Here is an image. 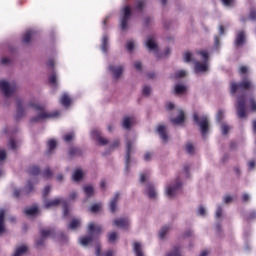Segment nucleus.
Wrapping results in <instances>:
<instances>
[{
  "mask_svg": "<svg viewBox=\"0 0 256 256\" xmlns=\"http://www.w3.org/2000/svg\"><path fill=\"white\" fill-rule=\"evenodd\" d=\"M27 109H33L34 111H36V113H38L37 116L31 119L32 123H39L40 121H45V119H53L59 116L58 111L47 112L45 110V107L37 103V100L32 99L28 102V104L25 107H23V104H21V102L17 103L16 119H21V117L25 115V111H27Z\"/></svg>",
  "mask_w": 256,
  "mask_h": 256,
  "instance_id": "1",
  "label": "nucleus"
},
{
  "mask_svg": "<svg viewBox=\"0 0 256 256\" xmlns=\"http://www.w3.org/2000/svg\"><path fill=\"white\" fill-rule=\"evenodd\" d=\"M240 89L241 91H255V84L251 79L245 77L242 79L240 83L231 82L230 83V93L232 95H235L237 93V90Z\"/></svg>",
  "mask_w": 256,
  "mask_h": 256,
  "instance_id": "2",
  "label": "nucleus"
},
{
  "mask_svg": "<svg viewBox=\"0 0 256 256\" xmlns=\"http://www.w3.org/2000/svg\"><path fill=\"white\" fill-rule=\"evenodd\" d=\"M101 231H103L101 226L90 223L88 225V233L90 234V236L81 237L79 240L80 245H82L83 247H87V245H89V243H92L93 241V234L95 233L96 235H99Z\"/></svg>",
  "mask_w": 256,
  "mask_h": 256,
  "instance_id": "3",
  "label": "nucleus"
},
{
  "mask_svg": "<svg viewBox=\"0 0 256 256\" xmlns=\"http://www.w3.org/2000/svg\"><path fill=\"white\" fill-rule=\"evenodd\" d=\"M198 55H201L203 63L199 61L195 62V73H206V71H209V54L207 51H200Z\"/></svg>",
  "mask_w": 256,
  "mask_h": 256,
  "instance_id": "4",
  "label": "nucleus"
},
{
  "mask_svg": "<svg viewBox=\"0 0 256 256\" xmlns=\"http://www.w3.org/2000/svg\"><path fill=\"white\" fill-rule=\"evenodd\" d=\"M59 205H63V208H64L63 215H64V217H67V215L69 213V209L67 208V201H65V199L55 198L54 200L44 202V207L46 209H51L53 207H59Z\"/></svg>",
  "mask_w": 256,
  "mask_h": 256,
  "instance_id": "5",
  "label": "nucleus"
},
{
  "mask_svg": "<svg viewBox=\"0 0 256 256\" xmlns=\"http://www.w3.org/2000/svg\"><path fill=\"white\" fill-rule=\"evenodd\" d=\"M17 86L15 83H9L5 80L0 81V90L2 91L4 97H11L15 93Z\"/></svg>",
  "mask_w": 256,
  "mask_h": 256,
  "instance_id": "6",
  "label": "nucleus"
},
{
  "mask_svg": "<svg viewBox=\"0 0 256 256\" xmlns=\"http://www.w3.org/2000/svg\"><path fill=\"white\" fill-rule=\"evenodd\" d=\"M129 19H131V7L125 6L122 8L120 14V26L122 31H127V23L129 22Z\"/></svg>",
  "mask_w": 256,
  "mask_h": 256,
  "instance_id": "7",
  "label": "nucleus"
},
{
  "mask_svg": "<svg viewBox=\"0 0 256 256\" xmlns=\"http://www.w3.org/2000/svg\"><path fill=\"white\" fill-rule=\"evenodd\" d=\"M193 119L195 123H199L202 135H207V131H209V119H207L206 116H203L199 122L198 114H194Z\"/></svg>",
  "mask_w": 256,
  "mask_h": 256,
  "instance_id": "8",
  "label": "nucleus"
},
{
  "mask_svg": "<svg viewBox=\"0 0 256 256\" xmlns=\"http://www.w3.org/2000/svg\"><path fill=\"white\" fill-rule=\"evenodd\" d=\"M237 116L239 119H245L247 117V110L245 108V98L239 97L236 105Z\"/></svg>",
  "mask_w": 256,
  "mask_h": 256,
  "instance_id": "9",
  "label": "nucleus"
},
{
  "mask_svg": "<svg viewBox=\"0 0 256 256\" xmlns=\"http://www.w3.org/2000/svg\"><path fill=\"white\" fill-rule=\"evenodd\" d=\"M179 189H181V181L176 180V183L174 186H168L166 187V195L169 197V199H173L175 195L179 193Z\"/></svg>",
  "mask_w": 256,
  "mask_h": 256,
  "instance_id": "10",
  "label": "nucleus"
},
{
  "mask_svg": "<svg viewBox=\"0 0 256 256\" xmlns=\"http://www.w3.org/2000/svg\"><path fill=\"white\" fill-rule=\"evenodd\" d=\"M246 39H247V35L245 33V30L237 31L236 38L234 41L235 47H243V45H245Z\"/></svg>",
  "mask_w": 256,
  "mask_h": 256,
  "instance_id": "11",
  "label": "nucleus"
},
{
  "mask_svg": "<svg viewBox=\"0 0 256 256\" xmlns=\"http://www.w3.org/2000/svg\"><path fill=\"white\" fill-rule=\"evenodd\" d=\"M51 235H53V230H51V229L41 230L42 238H40L39 240L36 241L37 247L43 246L45 239H47V237H51Z\"/></svg>",
  "mask_w": 256,
  "mask_h": 256,
  "instance_id": "12",
  "label": "nucleus"
},
{
  "mask_svg": "<svg viewBox=\"0 0 256 256\" xmlns=\"http://www.w3.org/2000/svg\"><path fill=\"white\" fill-rule=\"evenodd\" d=\"M91 135H92L93 139H96V141L99 143V145H107V143H109V140H107L106 138H103V136H101V132H99V130H93L91 132Z\"/></svg>",
  "mask_w": 256,
  "mask_h": 256,
  "instance_id": "13",
  "label": "nucleus"
},
{
  "mask_svg": "<svg viewBox=\"0 0 256 256\" xmlns=\"http://www.w3.org/2000/svg\"><path fill=\"white\" fill-rule=\"evenodd\" d=\"M129 223V219L127 218H118L113 221V225H115V227H119L120 229H127Z\"/></svg>",
  "mask_w": 256,
  "mask_h": 256,
  "instance_id": "14",
  "label": "nucleus"
},
{
  "mask_svg": "<svg viewBox=\"0 0 256 256\" xmlns=\"http://www.w3.org/2000/svg\"><path fill=\"white\" fill-rule=\"evenodd\" d=\"M145 195H147L149 199H156L157 191H155V186L151 184L146 185Z\"/></svg>",
  "mask_w": 256,
  "mask_h": 256,
  "instance_id": "15",
  "label": "nucleus"
},
{
  "mask_svg": "<svg viewBox=\"0 0 256 256\" xmlns=\"http://www.w3.org/2000/svg\"><path fill=\"white\" fill-rule=\"evenodd\" d=\"M157 132L159 133L162 141L167 143L169 141V136H167V127L164 125H159L157 128Z\"/></svg>",
  "mask_w": 256,
  "mask_h": 256,
  "instance_id": "16",
  "label": "nucleus"
},
{
  "mask_svg": "<svg viewBox=\"0 0 256 256\" xmlns=\"http://www.w3.org/2000/svg\"><path fill=\"white\" fill-rule=\"evenodd\" d=\"M114 79H119L123 74V66H110L109 67Z\"/></svg>",
  "mask_w": 256,
  "mask_h": 256,
  "instance_id": "17",
  "label": "nucleus"
},
{
  "mask_svg": "<svg viewBox=\"0 0 256 256\" xmlns=\"http://www.w3.org/2000/svg\"><path fill=\"white\" fill-rule=\"evenodd\" d=\"M185 122V112L183 110L178 111V117L177 118H172L171 123L173 125H181V123Z\"/></svg>",
  "mask_w": 256,
  "mask_h": 256,
  "instance_id": "18",
  "label": "nucleus"
},
{
  "mask_svg": "<svg viewBox=\"0 0 256 256\" xmlns=\"http://www.w3.org/2000/svg\"><path fill=\"white\" fill-rule=\"evenodd\" d=\"M133 149V142L132 141H127L126 143V169L129 167V161L131 159V151Z\"/></svg>",
  "mask_w": 256,
  "mask_h": 256,
  "instance_id": "19",
  "label": "nucleus"
},
{
  "mask_svg": "<svg viewBox=\"0 0 256 256\" xmlns=\"http://www.w3.org/2000/svg\"><path fill=\"white\" fill-rule=\"evenodd\" d=\"M132 125H135V118L129 117V116L124 117L123 122H122V127L124 129H131Z\"/></svg>",
  "mask_w": 256,
  "mask_h": 256,
  "instance_id": "20",
  "label": "nucleus"
},
{
  "mask_svg": "<svg viewBox=\"0 0 256 256\" xmlns=\"http://www.w3.org/2000/svg\"><path fill=\"white\" fill-rule=\"evenodd\" d=\"M146 47H148L150 51H156L157 50V42L155 41V37L149 36L147 38Z\"/></svg>",
  "mask_w": 256,
  "mask_h": 256,
  "instance_id": "21",
  "label": "nucleus"
},
{
  "mask_svg": "<svg viewBox=\"0 0 256 256\" xmlns=\"http://www.w3.org/2000/svg\"><path fill=\"white\" fill-rule=\"evenodd\" d=\"M187 85L185 84H176L174 87V93L176 95H185L187 93Z\"/></svg>",
  "mask_w": 256,
  "mask_h": 256,
  "instance_id": "22",
  "label": "nucleus"
},
{
  "mask_svg": "<svg viewBox=\"0 0 256 256\" xmlns=\"http://www.w3.org/2000/svg\"><path fill=\"white\" fill-rule=\"evenodd\" d=\"M27 246L26 245H21L16 247L13 256H25L27 255Z\"/></svg>",
  "mask_w": 256,
  "mask_h": 256,
  "instance_id": "23",
  "label": "nucleus"
},
{
  "mask_svg": "<svg viewBox=\"0 0 256 256\" xmlns=\"http://www.w3.org/2000/svg\"><path fill=\"white\" fill-rule=\"evenodd\" d=\"M60 103L63 105V107H69L71 105V97L69 94L64 93L60 97Z\"/></svg>",
  "mask_w": 256,
  "mask_h": 256,
  "instance_id": "24",
  "label": "nucleus"
},
{
  "mask_svg": "<svg viewBox=\"0 0 256 256\" xmlns=\"http://www.w3.org/2000/svg\"><path fill=\"white\" fill-rule=\"evenodd\" d=\"M120 194L116 193L113 199L110 202V211L111 213H115L117 211V201H119Z\"/></svg>",
  "mask_w": 256,
  "mask_h": 256,
  "instance_id": "25",
  "label": "nucleus"
},
{
  "mask_svg": "<svg viewBox=\"0 0 256 256\" xmlns=\"http://www.w3.org/2000/svg\"><path fill=\"white\" fill-rule=\"evenodd\" d=\"M24 213L25 215H28V217H35V215L39 213V209L37 208V206H33L31 208L24 210Z\"/></svg>",
  "mask_w": 256,
  "mask_h": 256,
  "instance_id": "26",
  "label": "nucleus"
},
{
  "mask_svg": "<svg viewBox=\"0 0 256 256\" xmlns=\"http://www.w3.org/2000/svg\"><path fill=\"white\" fill-rule=\"evenodd\" d=\"M133 249H134V253H135L136 256H145V255L143 254V250H142V248H141V243H139V242H134V243H133Z\"/></svg>",
  "mask_w": 256,
  "mask_h": 256,
  "instance_id": "27",
  "label": "nucleus"
},
{
  "mask_svg": "<svg viewBox=\"0 0 256 256\" xmlns=\"http://www.w3.org/2000/svg\"><path fill=\"white\" fill-rule=\"evenodd\" d=\"M5 231V210H0V235Z\"/></svg>",
  "mask_w": 256,
  "mask_h": 256,
  "instance_id": "28",
  "label": "nucleus"
},
{
  "mask_svg": "<svg viewBox=\"0 0 256 256\" xmlns=\"http://www.w3.org/2000/svg\"><path fill=\"white\" fill-rule=\"evenodd\" d=\"M83 191H84L86 197H93V195H95V190L93 189V186H91V185L84 186Z\"/></svg>",
  "mask_w": 256,
  "mask_h": 256,
  "instance_id": "29",
  "label": "nucleus"
},
{
  "mask_svg": "<svg viewBox=\"0 0 256 256\" xmlns=\"http://www.w3.org/2000/svg\"><path fill=\"white\" fill-rule=\"evenodd\" d=\"M73 181H81L83 179V170L77 169L72 175Z\"/></svg>",
  "mask_w": 256,
  "mask_h": 256,
  "instance_id": "30",
  "label": "nucleus"
},
{
  "mask_svg": "<svg viewBox=\"0 0 256 256\" xmlns=\"http://www.w3.org/2000/svg\"><path fill=\"white\" fill-rule=\"evenodd\" d=\"M35 35V32L33 30H28L24 36H23V42L29 43L31 41V37Z\"/></svg>",
  "mask_w": 256,
  "mask_h": 256,
  "instance_id": "31",
  "label": "nucleus"
},
{
  "mask_svg": "<svg viewBox=\"0 0 256 256\" xmlns=\"http://www.w3.org/2000/svg\"><path fill=\"white\" fill-rule=\"evenodd\" d=\"M81 227V220L79 219H73L71 223L69 224V229H77Z\"/></svg>",
  "mask_w": 256,
  "mask_h": 256,
  "instance_id": "32",
  "label": "nucleus"
},
{
  "mask_svg": "<svg viewBox=\"0 0 256 256\" xmlns=\"http://www.w3.org/2000/svg\"><path fill=\"white\" fill-rule=\"evenodd\" d=\"M108 45H109V38L107 36H103L102 47H101V50L103 51V53H107Z\"/></svg>",
  "mask_w": 256,
  "mask_h": 256,
  "instance_id": "33",
  "label": "nucleus"
},
{
  "mask_svg": "<svg viewBox=\"0 0 256 256\" xmlns=\"http://www.w3.org/2000/svg\"><path fill=\"white\" fill-rule=\"evenodd\" d=\"M170 229H171V228L168 227V226L163 227V228L160 230V232H159V237H160V239H164V238H165V235H167V234L169 233V230H170Z\"/></svg>",
  "mask_w": 256,
  "mask_h": 256,
  "instance_id": "34",
  "label": "nucleus"
},
{
  "mask_svg": "<svg viewBox=\"0 0 256 256\" xmlns=\"http://www.w3.org/2000/svg\"><path fill=\"white\" fill-rule=\"evenodd\" d=\"M248 107L250 108V111L256 112V101L254 98H250L248 101Z\"/></svg>",
  "mask_w": 256,
  "mask_h": 256,
  "instance_id": "35",
  "label": "nucleus"
},
{
  "mask_svg": "<svg viewBox=\"0 0 256 256\" xmlns=\"http://www.w3.org/2000/svg\"><path fill=\"white\" fill-rule=\"evenodd\" d=\"M28 173L30 175H39V173H41V171L39 170V167L37 166H32L28 169Z\"/></svg>",
  "mask_w": 256,
  "mask_h": 256,
  "instance_id": "36",
  "label": "nucleus"
},
{
  "mask_svg": "<svg viewBox=\"0 0 256 256\" xmlns=\"http://www.w3.org/2000/svg\"><path fill=\"white\" fill-rule=\"evenodd\" d=\"M42 177H44V179H51L53 177V172H51V170L49 168H47L42 173Z\"/></svg>",
  "mask_w": 256,
  "mask_h": 256,
  "instance_id": "37",
  "label": "nucleus"
},
{
  "mask_svg": "<svg viewBox=\"0 0 256 256\" xmlns=\"http://www.w3.org/2000/svg\"><path fill=\"white\" fill-rule=\"evenodd\" d=\"M49 83L52 85V87H57V75L56 74H52L49 77Z\"/></svg>",
  "mask_w": 256,
  "mask_h": 256,
  "instance_id": "38",
  "label": "nucleus"
},
{
  "mask_svg": "<svg viewBox=\"0 0 256 256\" xmlns=\"http://www.w3.org/2000/svg\"><path fill=\"white\" fill-rule=\"evenodd\" d=\"M230 130H231V126L227 125L226 123H223L221 125V131L223 135H227V133H229Z\"/></svg>",
  "mask_w": 256,
  "mask_h": 256,
  "instance_id": "39",
  "label": "nucleus"
},
{
  "mask_svg": "<svg viewBox=\"0 0 256 256\" xmlns=\"http://www.w3.org/2000/svg\"><path fill=\"white\" fill-rule=\"evenodd\" d=\"M91 213H98V211H101V204H93L90 207Z\"/></svg>",
  "mask_w": 256,
  "mask_h": 256,
  "instance_id": "40",
  "label": "nucleus"
},
{
  "mask_svg": "<svg viewBox=\"0 0 256 256\" xmlns=\"http://www.w3.org/2000/svg\"><path fill=\"white\" fill-rule=\"evenodd\" d=\"M116 240H117V233L111 232L110 234H108L109 243H115Z\"/></svg>",
  "mask_w": 256,
  "mask_h": 256,
  "instance_id": "41",
  "label": "nucleus"
},
{
  "mask_svg": "<svg viewBox=\"0 0 256 256\" xmlns=\"http://www.w3.org/2000/svg\"><path fill=\"white\" fill-rule=\"evenodd\" d=\"M186 151L189 153V155H193V153H195V147H193V144H186Z\"/></svg>",
  "mask_w": 256,
  "mask_h": 256,
  "instance_id": "42",
  "label": "nucleus"
},
{
  "mask_svg": "<svg viewBox=\"0 0 256 256\" xmlns=\"http://www.w3.org/2000/svg\"><path fill=\"white\" fill-rule=\"evenodd\" d=\"M224 117H225V111L219 110L217 113V122L221 123V121H223Z\"/></svg>",
  "mask_w": 256,
  "mask_h": 256,
  "instance_id": "43",
  "label": "nucleus"
},
{
  "mask_svg": "<svg viewBox=\"0 0 256 256\" xmlns=\"http://www.w3.org/2000/svg\"><path fill=\"white\" fill-rule=\"evenodd\" d=\"M187 72L185 70H180L175 73V78L176 79H181V77H186Z\"/></svg>",
  "mask_w": 256,
  "mask_h": 256,
  "instance_id": "44",
  "label": "nucleus"
},
{
  "mask_svg": "<svg viewBox=\"0 0 256 256\" xmlns=\"http://www.w3.org/2000/svg\"><path fill=\"white\" fill-rule=\"evenodd\" d=\"M56 147H57V141L52 139L48 142V148L50 151H53V149H55Z\"/></svg>",
  "mask_w": 256,
  "mask_h": 256,
  "instance_id": "45",
  "label": "nucleus"
},
{
  "mask_svg": "<svg viewBox=\"0 0 256 256\" xmlns=\"http://www.w3.org/2000/svg\"><path fill=\"white\" fill-rule=\"evenodd\" d=\"M183 57H184L185 63H190L193 55L190 52H185Z\"/></svg>",
  "mask_w": 256,
  "mask_h": 256,
  "instance_id": "46",
  "label": "nucleus"
},
{
  "mask_svg": "<svg viewBox=\"0 0 256 256\" xmlns=\"http://www.w3.org/2000/svg\"><path fill=\"white\" fill-rule=\"evenodd\" d=\"M143 95H145V97H149V95H151V87L144 86L143 87Z\"/></svg>",
  "mask_w": 256,
  "mask_h": 256,
  "instance_id": "47",
  "label": "nucleus"
},
{
  "mask_svg": "<svg viewBox=\"0 0 256 256\" xmlns=\"http://www.w3.org/2000/svg\"><path fill=\"white\" fill-rule=\"evenodd\" d=\"M145 7V0H137L136 1V9H142Z\"/></svg>",
  "mask_w": 256,
  "mask_h": 256,
  "instance_id": "48",
  "label": "nucleus"
},
{
  "mask_svg": "<svg viewBox=\"0 0 256 256\" xmlns=\"http://www.w3.org/2000/svg\"><path fill=\"white\" fill-rule=\"evenodd\" d=\"M126 49H128L129 51H133V49H135V42L128 41L126 44Z\"/></svg>",
  "mask_w": 256,
  "mask_h": 256,
  "instance_id": "49",
  "label": "nucleus"
},
{
  "mask_svg": "<svg viewBox=\"0 0 256 256\" xmlns=\"http://www.w3.org/2000/svg\"><path fill=\"white\" fill-rule=\"evenodd\" d=\"M74 137H75V134H73V133L66 134L64 136V141H66V142L72 141Z\"/></svg>",
  "mask_w": 256,
  "mask_h": 256,
  "instance_id": "50",
  "label": "nucleus"
},
{
  "mask_svg": "<svg viewBox=\"0 0 256 256\" xmlns=\"http://www.w3.org/2000/svg\"><path fill=\"white\" fill-rule=\"evenodd\" d=\"M7 159V152L3 149H0V161H5Z\"/></svg>",
  "mask_w": 256,
  "mask_h": 256,
  "instance_id": "51",
  "label": "nucleus"
},
{
  "mask_svg": "<svg viewBox=\"0 0 256 256\" xmlns=\"http://www.w3.org/2000/svg\"><path fill=\"white\" fill-rule=\"evenodd\" d=\"M247 71H249V68H247V66H240V68H239L240 75H245V73H247Z\"/></svg>",
  "mask_w": 256,
  "mask_h": 256,
  "instance_id": "52",
  "label": "nucleus"
},
{
  "mask_svg": "<svg viewBox=\"0 0 256 256\" xmlns=\"http://www.w3.org/2000/svg\"><path fill=\"white\" fill-rule=\"evenodd\" d=\"M147 179H149V173L141 174V175H140V181H141V183H145V181H147Z\"/></svg>",
  "mask_w": 256,
  "mask_h": 256,
  "instance_id": "53",
  "label": "nucleus"
},
{
  "mask_svg": "<svg viewBox=\"0 0 256 256\" xmlns=\"http://www.w3.org/2000/svg\"><path fill=\"white\" fill-rule=\"evenodd\" d=\"M26 193H31L33 191V184L31 182H28L25 188Z\"/></svg>",
  "mask_w": 256,
  "mask_h": 256,
  "instance_id": "54",
  "label": "nucleus"
},
{
  "mask_svg": "<svg viewBox=\"0 0 256 256\" xmlns=\"http://www.w3.org/2000/svg\"><path fill=\"white\" fill-rule=\"evenodd\" d=\"M9 147H10V149H17V143L15 142V140L14 139H11L10 141H9Z\"/></svg>",
  "mask_w": 256,
  "mask_h": 256,
  "instance_id": "55",
  "label": "nucleus"
},
{
  "mask_svg": "<svg viewBox=\"0 0 256 256\" xmlns=\"http://www.w3.org/2000/svg\"><path fill=\"white\" fill-rule=\"evenodd\" d=\"M221 215H223V208H221V206H218V208L216 210L217 219H219V217H221Z\"/></svg>",
  "mask_w": 256,
  "mask_h": 256,
  "instance_id": "56",
  "label": "nucleus"
},
{
  "mask_svg": "<svg viewBox=\"0 0 256 256\" xmlns=\"http://www.w3.org/2000/svg\"><path fill=\"white\" fill-rule=\"evenodd\" d=\"M235 0H222L223 5H225L226 7H229L231 5H233Z\"/></svg>",
  "mask_w": 256,
  "mask_h": 256,
  "instance_id": "57",
  "label": "nucleus"
},
{
  "mask_svg": "<svg viewBox=\"0 0 256 256\" xmlns=\"http://www.w3.org/2000/svg\"><path fill=\"white\" fill-rule=\"evenodd\" d=\"M249 19H251V21H255L256 20V11L255 10H252L250 12Z\"/></svg>",
  "mask_w": 256,
  "mask_h": 256,
  "instance_id": "58",
  "label": "nucleus"
},
{
  "mask_svg": "<svg viewBox=\"0 0 256 256\" xmlns=\"http://www.w3.org/2000/svg\"><path fill=\"white\" fill-rule=\"evenodd\" d=\"M50 191H51V187L46 186L44 191H43V197H47V195H49Z\"/></svg>",
  "mask_w": 256,
  "mask_h": 256,
  "instance_id": "59",
  "label": "nucleus"
},
{
  "mask_svg": "<svg viewBox=\"0 0 256 256\" xmlns=\"http://www.w3.org/2000/svg\"><path fill=\"white\" fill-rule=\"evenodd\" d=\"M14 197L19 198L21 196V190L15 189L13 192Z\"/></svg>",
  "mask_w": 256,
  "mask_h": 256,
  "instance_id": "60",
  "label": "nucleus"
},
{
  "mask_svg": "<svg viewBox=\"0 0 256 256\" xmlns=\"http://www.w3.org/2000/svg\"><path fill=\"white\" fill-rule=\"evenodd\" d=\"M223 201L224 203H231L233 201V198L231 196H225Z\"/></svg>",
  "mask_w": 256,
  "mask_h": 256,
  "instance_id": "61",
  "label": "nucleus"
},
{
  "mask_svg": "<svg viewBox=\"0 0 256 256\" xmlns=\"http://www.w3.org/2000/svg\"><path fill=\"white\" fill-rule=\"evenodd\" d=\"M77 197V193L76 192H72L69 196V200L70 201H74V199Z\"/></svg>",
  "mask_w": 256,
  "mask_h": 256,
  "instance_id": "62",
  "label": "nucleus"
},
{
  "mask_svg": "<svg viewBox=\"0 0 256 256\" xmlns=\"http://www.w3.org/2000/svg\"><path fill=\"white\" fill-rule=\"evenodd\" d=\"M115 252H113V250H108L107 252H105L104 256H114Z\"/></svg>",
  "mask_w": 256,
  "mask_h": 256,
  "instance_id": "63",
  "label": "nucleus"
},
{
  "mask_svg": "<svg viewBox=\"0 0 256 256\" xmlns=\"http://www.w3.org/2000/svg\"><path fill=\"white\" fill-rule=\"evenodd\" d=\"M198 214H200L201 216H204V215H205V208L200 207V208L198 209Z\"/></svg>",
  "mask_w": 256,
  "mask_h": 256,
  "instance_id": "64",
  "label": "nucleus"
}]
</instances>
